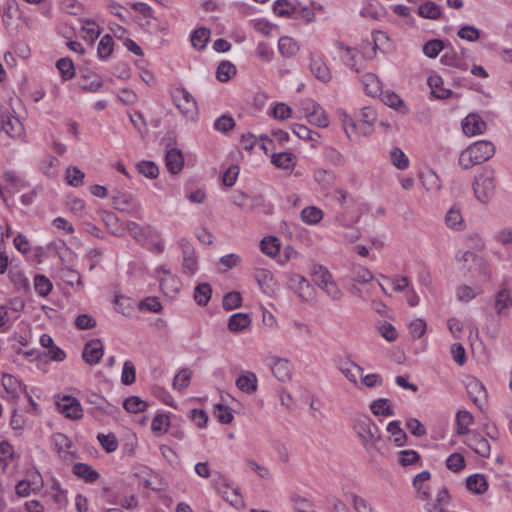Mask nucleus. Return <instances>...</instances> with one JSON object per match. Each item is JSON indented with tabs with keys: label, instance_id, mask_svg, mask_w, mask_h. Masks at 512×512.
Returning <instances> with one entry per match:
<instances>
[{
	"label": "nucleus",
	"instance_id": "052dcab7",
	"mask_svg": "<svg viewBox=\"0 0 512 512\" xmlns=\"http://www.w3.org/2000/svg\"><path fill=\"white\" fill-rule=\"evenodd\" d=\"M292 130L294 134L303 140L316 141L320 137L318 133L310 130L303 124H294Z\"/></svg>",
	"mask_w": 512,
	"mask_h": 512
},
{
	"label": "nucleus",
	"instance_id": "412c9836",
	"mask_svg": "<svg viewBox=\"0 0 512 512\" xmlns=\"http://www.w3.org/2000/svg\"><path fill=\"white\" fill-rule=\"evenodd\" d=\"M103 86L102 79L92 71L83 73L80 77V87L88 92H96Z\"/></svg>",
	"mask_w": 512,
	"mask_h": 512
},
{
	"label": "nucleus",
	"instance_id": "0eeeda50",
	"mask_svg": "<svg viewBox=\"0 0 512 512\" xmlns=\"http://www.w3.org/2000/svg\"><path fill=\"white\" fill-rule=\"evenodd\" d=\"M57 410L66 418L78 420L83 416V410L80 402L72 396H58L55 401Z\"/></svg>",
	"mask_w": 512,
	"mask_h": 512
},
{
	"label": "nucleus",
	"instance_id": "473e14b6",
	"mask_svg": "<svg viewBox=\"0 0 512 512\" xmlns=\"http://www.w3.org/2000/svg\"><path fill=\"white\" fill-rule=\"evenodd\" d=\"M82 37L90 45L99 37L100 30L98 25L92 20H84L82 24Z\"/></svg>",
	"mask_w": 512,
	"mask_h": 512
},
{
	"label": "nucleus",
	"instance_id": "aec40b11",
	"mask_svg": "<svg viewBox=\"0 0 512 512\" xmlns=\"http://www.w3.org/2000/svg\"><path fill=\"white\" fill-rule=\"evenodd\" d=\"M72 472L77 477L85 480L88 483L96 482L100 474L89 464L87 463H76L72 467Z\"/></svg>",
	"mask_w": 512,
	"mask_h": 512
},
{
	"label": "nucleus",
	"instance_id": "7ed1b4c3",
	"mask_svg": "<svg viewBox=\"0 0 512 512\" xmlns=\"http://www.w3.org/2000/svg\"><path fill=\"white\" fill-rule=\"evenodd\" d=\"M354 430L367 452L376 449L380 440V431L370 417L366 415L359 416L355 420Z\"/></svg>",
	"mask_w": 512,
	"mask_h": 512
},
{
	"label": "nucleus",
	"instance_id": "79ce46f5",
	"mask_svg": "<svg viewBox=\"0 0 512 512\" xmlns=\"http://www.w3.org/2000/svg\"><path fill=\"white\" fill-rule=\"evenodd\" d=\"M279 51L286 57L295 55L298 51L297 43L290 37L284 36L279 39L278 42Z\"/></svg>",
	"mask_w": 512,
	"mask_h": 512
},
{
	"label": "nucleus",
	"instance_id": "1a4fd4ad",
	"mask_svg": "<svg viewBox=\"0 0 512 512\" xmlns=\"http://www.w3.org/2000/svg\"><path fill=\"white\" fill-rule=\"evenodd\" d=\"M336 365L345 378L359 388L358 378L362 377L363 368L349 358H340Z\"/></svg>",
	"mask_w": 512,
	"mask_h": 512
},
{
	"label": "nucleus",
	"instance_id": "ddd939ff",
	"mask_svg": "<svg viewBox=\"0 0 512 512\" xmlns=\"http://www.w3.org/2000/svg\"><path fill=\"white\" fill-rule=\"evenodd\" d=\"M466 389L474 404L482 410L487 398V392L484 385L478 379L470 377L466 381Z\"/></svg>",
	"mask_w": 512,
	"mask_h": 512
},
{
	"label": "nucleus",
	"instance_id": "20e7f679",
	"mask_svg": "<svg viewBox=\"0 0 512 512\" xmlns=\"http://www.w3.org/2000/svg\"><path fill=\"white\" fill-rule=\"evenodd\" d=\"M372 279L373 274L367 268L360 265L354 266L351 271L352 284L349 288L350 292L353 295L366 300L370 294V290L367 289L364 291L357 284H367L371 282Z\"/></svg>",
	"mask_w": 512,
	"mask_h": 512
},
{
	"label": "nucleus",
	"instance_id": "5701e85b",
	"mask_svg": "<svg viewBox=\"0 0 512 512\" xmlns=\"http://www.w3.org/2000/svg\"><path fill=\"white\" fill-rule=\"evenodd\" d=\"M311 73L320 81L326 83L331 79V73L324 63V61L320 58H313L310 63Z\"/></svg>",
	"mask_w": 512,
	"mask_h": 512
},
{
	"label": "nucleus",
	"instance_id": "e433bc0d",
	"mask_svg": "<svg viewBox=\"0 0 512 512\" xmlns=\"http://www.w3.org/2000/svg\"><path fill=\"white\" fill-rule=\"evenodd\" d=\"M60 277L61 279L71 287H78L83 288V283L81 279V275L73 269H70L68 267H64L60 270Z\"/></svg>",
	"mask_w": 512,
	"mask_h": 512
},
{
	"label": "nucleus",
	"instance_id": "7c9ffc66",
	"mask_svg": "<svg viewBox=\"0 0 512 512\" xmlns=\"http://www.w3.org/2000/svg\"><path fill=\"white\" fill-rule=\"evenodd\" d=\"M251 324V318L246 313H236L229 318L228 328L232 332L243 331Z\"/></svg>",
	"mask_w": 512,
	"mask_h": 512
},
{
	"label": "nucleus",
	"instance_id": "864d4df0",
	"mask_svg": "<svg viewBox=\"0 0 512 512\" xmlns=\"http://www.w3.org/2000/svg\"><path fill=\"white\" fill-rule=\"evenodd\" d=\"M97 439H98L99 443L101 444L102 448L108 453L114 452L118 448V441H117L116 436L113 433H109V434L99 433L97 435Z\"/></svg>",
	"mask_w": 512,
	"mask_h": 512
},
{
	"label": "nucleus",
	"instance_id": "a211bd4d",
	"mask_svg": "<svg viewBox=\"0 0 512 512\" xmlns=\"http://www.w3.org/2000/svg\"><path fill=\"white\" fill-rule=\"evenodd\" d=\"M444 221L446 226L452 230L462 231L465 229V222L461 210L457 205H453L447 211Z\"/></svg>",
	"mask_w": 512,
	"mask_h": 512
},
{
	"label": "nucleus",
	"instance_id": "6e6d98bb",
	"mask_svg": "<svg viewBox=\"0 0 512 512\" xmlns=\"http://www.w3.org/2000/svg\"><path fill=\"white\" fill-rule=\"evenodd\" d=\"M56 67L60 71L64 80L71 79L75 75L73 62L69 58L59 59L56 63Z\"/></svg>",
	"mask_w": 512,
	"mask_h": 512
},
{
	"label": "nucleus",
	"instance_id": "4d7b16f0",
	"mask_svg": "<svg viewBox=\"0 0 512 512\" xmlns=\"http://www.w3.org/2000/svg\"><path fill=\"white\" fill-rule=\"evenodd\" d=\"M58 166L59 160L52 155H48L41 162L40 169L45 175L51 177L56 175Z\"/></svg>",
	"mask_w": 512,
	"mask_h": 512
},
{
	"label": "nucleus",
	"instance_id": "4be33fe9",
	"mask_svg": "<svg viewBox=\"0 0 512 512\" xmlns=\"http://www.w3.org/2000/svg\"><path fill=\"white\" fill-rule=\"evenodd\" d=\"M427 83L432 95L437 99H446L451 95V90L443 87V79L439 75L428 77Z\"/></svg>",
	"mask_w": 512,
	"mask_h": 512
},
{
	"label": "nucleus",
	"instance_id": "2eb2a0df",
	"mask_svg": "<svg viewBox=\"0 0 512 512\" xmlns=\"http://www.w3.org/2000/svg\"><path fill=\"white\" fill-rule=\"evenodd\" d=\"M271 371L280 382H287L291 379L293 365L285 358L273 357Z\"/></svg>",
	"mask_w": 512,
	"mask_h": 512
},
{
	"label": "nucleus",
	"instance_id": "a18cd8bd",
	"mask_svg": "<svg viewBox=\"0 0 512 512\" xmlns=\"http://www.w3.org/2000/svg\"><path fill=\"white\" fill-rule=\"evenodd\" d=\"M423 186L428 192H435L440 190L441 184L438 176L433 171H427L421 175Z\"/></svg>",
	"mask_w": 512,
	"mask_h": 512
},
{
	"label": "nucleus",
	"instance_id": "bf43d9fd",
	"mask_svg": "<svg viewBox=\"0 0 512 512\" xmlns=\"http://www.w3.org/2000/svg\"><path fill=\"white\" fill-rule=\"evenodd\" d=\"M136 380V369L132 361L127 360L123 364L121 381L124 385H131Z\"/></svg>",
	"mask_w": 512,
	"mask_h": 512
},
{
	"label": "nucleus",
	"instance_id": "58836bf2",
	"mask_svg": "<svg viewBox=\"0 0 512 512\" xmlns=\"http://www.w3.org/2000/svg\"><path fill=\"white\" fill-rule=\"evenodd\" d=\"M260 246L261 251L270 257L276 256L280 251L279 240L278 238L273 236L263 238V240L260 243Z\"/></svg>",
	"mask_w": 512,
	"mask_h": 512
},
{
	"label": "nucleus",
	"instance_id": "0e129e2a",
	"mask_svg": "<svg viewBox=\"0 0 512 512\" xmlns=\"http://www.w3.org/2000/svg\"><path fill=\"white\" fill-rule=\"evenodd\" d=\"M332 279V275L330 274V272L325 269L324 267L322 266H319L317 268H315L314 272H313V281L315 282V284L317 286H319L321 289L323 288V286H325L328 281H330Z\"/></svg>",
	"mask_w": 512,
	"mask_h": 512
},
{
	"label": "nucleus",
	"instance_id": "c85d7f7f",
	"mask_svg": "<svg viewBox=\"0 0 512 512\" xmlns=\"http://www.w3.org/2000/svg\"><path fill=\"white\" fill-rule=\"evenodd\" d=\"M466 487L473 493L483 494L488 489V482L483 475L473 474L466 479Z\"/></svg>",
	"mask_w": 512,
	"mask_h": 512
},
{
	"label": "nucleus",
	"instance_id": "6e6552de",
	"mask_svg": "<svg viewBox=\"0 0 512 512\" xmlns=\"http://www.w3.org/2000/svg\"><path fill=\"white\" fill-rule=\"evenodd\" d=\"M159 285L164 294L172 296L181 288L180 280L165 267L156 270Z\"/></svg>",
	"mask_w": 512,
	"mask_h": 512
},
{
	"label": "nucleus",
	"instance_id": "8fccbe9b",
	"mask_svg": "<svg viewBox=\"0 0 512 512\" xmlns=\"http://www.w3.org/2000/svg\"><path fill=\"white\" fill-rule=\"evenodd\" d=\"M192 377V371L188 368L180 370L173 380V388L181 391L188 387Z\"/></svg>",
	"mask_w": 512,
	"mask_h": 512
},
{
	"label": "nucleus",
	"instance_id": "e2e57ef3",
	"mask_svg": "<svg viewBox=\"0 0 512 512\" xmlns=\"http://www.w3.org/2000/svg\"><path fill=\"white\" fill-rule=\"evenodd\" d=\"M398 455V461L402 466L417 464L420 461V455L415 450H402Z\"/></svg>",
	"mask_w": 512,
	"mask_h": 512
},
{
	"label": "nucleus",
	"instance_id": "2f4dec72",
	"mask_svg": "<svg viewBox=\"0 0 512 512\" xmlns=\"http://www.w3.org/2000/svg\"><path fill=\"white\" fill-rule=\"evenodd\" d=\"M372 413L376 416H392L394 411L391 402L387 398H379L370 404Z\"/></svg>",
	"mask_w": 512,
	"mask_h": 512
},
{
	"label": "nucleus",
	"instance_id": "4468645a",
	"mask_svg": "<svg viewBox=\"0 0 512 512\" xmlns=\"http://www.w3.org/2000/svg\"><path fill=\"white\" fill-rule=\"evenodd\" d=\"M179 244L183 254V270L188 275H192L197 270V260L195 256L194 247L186 239H181Z\"/></svg>",
	"mask_w": 512,
	"mask_h": 512
},
{
	"label": "nucleus",
	"instance_id": "f8f14e48",
	"mask_svg": "<svg viewBox=\"0 0 512 512\" xmlns=\"http://www.w3.org/2000/svg\"><path fill=\"white\" fill-rule=\"evenodd\" d=\"M104 346L100 339L88 341L83 349L82 358L89 365L98 364L103 357Z\"/></svg>",
	"mask_w": 512,
	"mask_h": 512
},
{
	"label": "nucleus",
	"instance_id": "09e8293b",
	"mask_svg": "<svg viewBox=\"0 0 512 512\" xmlns=\"http://www.w3.org/2000/svg\"><path fill=\"white\" fill-rule=\"evenodd\" d=\"M123 407L130 413H140L146 409L147 404L137 396H130L124 400Z\"/></svg>",
	"mask_w": 512,
	"mask_h": 512
},
{
	"label": "nucleus",
	"instance_id": "f257e3e1",
	"mask_svg": "<svg viewBox=\"0 0 512 512\" xmlns=\"http://www.w3.org/2000/svg\"><path fill=\"white\" fill-rule=\"evenodd\" d=\"M495 145L488 140H480L470 144L459 155L458 164L468 170L475 165L491 159L495 154Z\"/></svg>",
	"mask_w": 512,
	"mask_h": 512
},
{
	"label": "nucleus",
	"instance_id": "f3484780",
	"mask_svg": "<svg viewBox=\"0 0 512 512\" xmlns=\"http://www.w3.org/2000/svg\"><path fill=\"white\" fill-rule=\"evenodd\" d=\"M237 388L246 394H253L258 388V379L255 373L246 371L236 379Z\"/></svg>",
	"mask_w": 512,
	"mask_h": 512
},
{
	"label": "nucleus",
	"instance_id": "dca6fc26",
	"mask_svg": "<svg viewBox=\"0 0 512 512\" xmlns=\"http://www.w3.org/2000/svg\"><path fill=\"white\" fill-rule=\"evenodd\" d=\"M467 445L479 456L487 458L490 455V444L481 434L473 432L467 439Z\"/></svg>",
	"mask_w": 512,
	"mask_h": 512
},
{
	"label": "nucleus",
	"instance_id": "39448f33",
	"mask_svg": "<svg viewBox=\"0 0 512 512\" xmlns=\"http://www.w3.org/2000/svg\"><path fill=\"white\" fill-rule=\"evenodd\" d=\"M173 101L186 118H195L197 115V103L185 88H178L175 90L173 94Z\"/></svg>",
	"mask_w": 512,
	"mask_h": 512
},
{
	"label": "nucleus",
	"instance_id": "3c124183",
	"mask_svg": "<svg viewBox=\"0 0 512 512\" xmlns=\"http://www.w3.org/2000/svg\"><path fill=\"white\" fill-rule=\"evenodd\" d=\"M444 48L442 40L432 39L424 44L423 53L429 58H436Z\"/></svg>",
	"mask_w": 512,
	"mask_h": 512
},
{
	"label": "nucleus",
	"instance_id": "c03bdc74",
	"mask_svg": "<svg viewBox=\"0 0 512 512\" xmlns=\"http://www.w3.org/2000/svg\"><path fill=\"white\" fill-rule=\"evenodd\" d=\"M382 101L385 105L402 113L407 112L404 101L394 92H386L383 94Z\"/></svg>",
	"mask_w": 512,
	"mask_h": 512
},
{
	"label": "nucleus",
	"instance_id": "c756f323",
	"mask_svg": "<svg viewBox=\"0 0 512 512\" xmlns=\"http://www.w3.org/2000/svg\"><path fill=\"white\" fill-rule=\"evenodd\" d=\"M2 385L5 391L13 398H17L24 389V386L13 375L4 373L2 375Z\"/></svg>",
	"mask_w": 512,
	"mask_h": 512
},
{
	"label": "nucleus",
	"instance_id": "9d476101",
	"mask_svg": "<svg viewBox=\"0 0 512 512\" xmlns=\"http://www.w3.org/2000/svg\"><path fill=\"white\" fill-rule=\"evenodd\" d=\"M461 126L463 133L468 137L483 134L487 129V123L476 113L467 115Z\"/></svg>",
	"mask_w": 512,
	"mask_h": 512
},
{
	"label": "nucleus",
	"instance_id": "49530a36",
	"mask_svg": "<svg viewBox=\"0 0 512 512\" xmlns=\"http://www.w3.org/2000/svg\"><path fill=\"white\" fill-rule=\"evenodd\" d=\"M209 37L210 31L207 28H199L192 33L191 43L196 49L201 50L206 46Z\"/></svg>",
	"mask_w": 512,
	"mask_h": 512
},
{
	"label": "nucleus",
	"instance_id": "338daca9",
	"mask_svg": "<svg viewBox=\"0 0 512 512\" xmlns=\"http://www.w3.org/2000/svg\"><path fill=\"white\" fill-rule=\"evenodd\" d=\"M66 178L68 184L79 187L83 184L84 173L77 167H70L66 171Z\"/></svg>",
	"mask_w": 512,
	"mask_h": 512
},
{
	"label": "nucleus",
	"instance_id": "37998d69",
	"mask_svg": "<svg viewBox=\"0 0 512 512\" xmlns=\"http://www.w3.org/2000/svg\"><path fill=\"white\" fill-rule=\"evenodd\" d=\"M113 45H114V40H113L112 36L109 34L104 35L100 39L99 44H98V48H97L98 56L101 59L106 60L111 55V53L113 51Z\"/></svg>",
	"mask_w": 512,
	"mask_h": 512
},
{
	"label": "nucleus",
	"instance_id": "13d9d810",
	"mask_svg": "<svg viewBox=\"0 0 512 512\" xmlns=\"http://www.w3.org/2000/svg\"><path fill=\"white\" fill-rule=\"evenodd\" d=\"M34 288H35V291L40 295V296H47L51 289H52V283L51 281L43 276V275H36L35 278H34Z\"/></svg>",
	"mask_w": 512,
	"mask_h": 512
},
{
	"label": "nucleus",
	"instance_id": "774afa93",
	"mask_svg": "<svg viewBox=\"0 0 512 512\" xmlns=\"http://www.w3.org/2000/svg\"><path fill=\"white\" fill-rule=\"evenodd\" d=\"M273 11L278 16L287 17L294 13V7L287 0H277L273 5Z\"/></svg>",
	"mask_w": 512,
	"mask_h": 512
},
{
	"label": "nucleus",
	"instance_id": "f03ea898",
	"mask_svg": "<svg viewBox=\"0 0 512 512\" xmlns=\"http://www.w3.org/2000/svg\"><path fill=\"white\" fill-rule=\"evenodd\" d=\"M496 187V170L490 165L482 167L472 183L475 198L483 204L488 203L494 196Z\"/></svg>",
	"mask_w": 512,
	"mask_h": 512
},
{
	"label": "nucleus",
	"instance_id": "9b49d317",
	"mask_svg": "<svg viewBox=\"0 0 512 512\" xmlns=\"http://www.w3.org/2000/svg\"><path fill=\"white\" fill-rule=\"evenodd\" d=\"M23 130L24 127L17 117L9 112L0 114V131L5 132L11 138H17L22 135Z\"/></svg>",
	"mask_w": 512,
	"mask_h": 512
},
{
	"label": "nucleus",
	"instance_id": "69168bd1",
	"mask_svg": "<svg viewBox=\"0 0 512 512\" xmlns=\"http://www.w3.org/2000/svg\"><path fill=\"white\" fill-rule=\"evenodd\" d=\"M290 285L301 297L303 296L305 290L310 288L309 281L305 277L298 274H295L290 278Z\"/></svg>",
	"mask_w": 512,
	"mask_h": 512
},
{
	"label": "nucleus",
	"instance_id": "423d86ee",
	"mask_svg": "<svg viewBox=\"0 0 512 512\" xmlns=\"http://www.w3.org/2000/svg\"><path fill=\"white\" fill-rule=\"evenodd\" d=\"M308 122L319 128H326L329 125V118L325 110L315 101L307 100L302 106Z\"/></svg>",
	"mask_w": 512,
	"mask_h": 512
},
{
	"label": "nucleus",
	"instance_id": "f704fd0d",
	"mask_svg": "<svg viewBox=\"0 0 512 512\" xmlns=\"http://www.w3.org/2000/svg\"><path fill=\"white\" fill-rule=\"evenodd\" d=\"M300 216L304 223L308 225H315L323 218V212L315 206H309L301 211Z\"/></svg>",
	"mask_w": 512,
	"mask_h": 512
},
{
	"label": "nucleus",
	"instance_id": "680f3d73",
	"mask_svg": "<svg viewBox=\"0 0 512 512\" xmlns=\"http://www.w3.org/2000/svg\"><path fill=\"white\" fill-rule=\"evenodd\" d=\"M391 161L395 167L400 170H404L409 166L408 157L404 154V152L399 148H394L391 151Z\"/></svg>",
	"mask_w": 512,
	"mask_h": 512
},
{
	"label": "nucleus",
	"instance_id": "ea45409f",
	"mask_svg": "<svg viewBox=\"0 0 512 512\" xmlns=\"http://www.w3.org/2000/svg\"><path fill=\"white\" fill-rule=\"evenodd\" d=\"M387 431L391 434L393 442L397 446H403L407 435L404 430L400 427V423L398 421H391L387 426Z\"/></svg>",
	"mask_w": 512,
	"mask_h": 512
},
{
	"label": "nucleus",
	"instance_id": "72a5a7b5",
	"mask_svg": "<svg viewBox=\"0 0 512 512\" xmlns=\"http://www.w3.org/2000/svg\"><path fill=\"white\" fill-rule=\"evenodd\" d=\"M473 422V416L469 411L462 410L456 414L457 434L465 435L469 433V426Z\"/></svg>",
	"mask_w": 512,
	"mask_h": 512
},
{
	"label": "nucleus",
	"instance_id": "de8ad7c7",
	"mask_svg": "<svg viewBox=\"0 0 512 512\" xmlns=\"http://www.w3.org/2000/svg\"><path fill=\"white\" fill-rule=\"evenodd\" d=\"M236 73L235 66L229 61H222L216 71V77L221 82L228 81Z\"/></svg>",
	"mask_w": 512,
	"mask_h": 512
},
{
	"label": "nucleus",
	"instance_id": "6ab92c4d",
	"mask_svg": "<svg viewBox=\"0 0 512 512\" xmlns=\"http://www.w3.org/2000/svg\"><path fill=\"white\" fill-rule=\"evenodd\" d=\"M166 167L172 174L179 173L184 164V158L182 152L179 149L171 148L167 150L165 156Z\"/></svg>",
	"mask_w": 512,
	"mask_h": 512
},
{
	"label": "nucleus",
	"instance_id": "a878e982",
	"mask_svg": "<svg viewBox=\"0 0 512 512\" xmlns=\"http://www.w3.org/2000/svg\"><path fill=\"white\" fill-rule=\"evenodd\" d=\"M440 61L443 65L454 67L462 71L468 69V64L465 63L453 49L446 50L441 56Z\"/></svg>",
	"mask_w": 512,
	"mask_h": 512
},
{
	"label": "nucleus",
	"instance_id": "603ef678",
	"mask_svg": "<svg viewBox=\"0 0 512 512\" xmlns=\"http://www.w3.org/2000/svg\"><path fill=\"white\" fill-rule=\"evenodd\" d=\"M314 179L323 188H329L334 184L335 176L332 171L317 169L314 172Z\"/></svg>",
	"mask_w": 512,
	"mask_h": 512
},
{
	"label": "nucleus",
	"instance_id": "393cba45",
	"mask_svg": "<svg viewBox=\"0 0 512 512\" xmlns=\"http://www.w3.org/2000/svg\"><path fill=\"white\" fill-rule=\"evenodd\" d=\"M271 161L277 168L288 170L296 165V156L291 152H280L273 154Z\"/></svg>",
	"mask_w": 512,
	"mask_h": 512
},
{
	"label": "nucleus",
	"instance_id": "cd10ccee",
	"mask_svg": "<svg viewBox=\"0 0 512 512\" xmlns=\"http://www.w3.org/2000/svg\"><path fill=\"white\" fill-rule=\"evenodd\" d=\"M418 15L425 19L437 20L441 18L442 10L436 3L426 1L418 7Z\"/></svg>",
	"mask_w": 512,
	"mask_h": 512
},
{
	"label": "nucleus",
	"instance_id": "a19ab883",
	"mask_svg": "<svg viewBox=\"0 0 512 512\" xmlns=\"http://www.w3.org/2000/svg\"><path fill=\"white\" fill-rule=\"evenodd\" d=\"M339 117L341 119L343 128L345 130L346 136L349 140H354L356 136V123L352 119V117L344 110H340Z\"/></svg>",
	"mask_w": 512,
	"mask_h": 512
},
{
	"label": "nucleus",
	"instance_id": "b1692460",
	"mask_svg": "<svg viewBox=\"0 0 512 512\" xmlns=\"http://www.w3.org/2000/svg\"><path fill=\"white\" fill-rule=\"evenodd\" d=\"M362 83L364 85V90L367 95L376 97L381 94V81L375 74H365L362 78Z\"/></svg>",
	"mask_w": 512,
	"mask_h": 512
},
{
	"label": "nucleus",
	"instance_id": "c9c22d12",
	"mask_svg": "<svg viewBox=\"0 0 512 512\" xmlns=\"http://www.w3.org/2000/svg\"><path fill=\"white\" fill-rule=\"evenodd\" d=\"M212 295V288L208 283H201L195 287L194 299L200 306H205L209 302Z\"/></svg>",
	"mask_w": 512,
	"mask_h": 512
},
{
	"label": "nucleus",
	"instance_id": "5fc2aeb1",
	"mask_svg": "<svg viewBox=\"0 0 512 512\" xmlns=\"http://www.w3.org/2000/svg\"><path fill=\"white\" fill-rule=\"evenodd\" d=\"M137 170L143 176L155 179L158 177L159 169L158 166L152 161H141L137 164Z\"/></svg>",
	"mask_w": 512,
	"mask_h": 512
},
{
	"label": "nucleus",
	"instance_id": "bb28decb",
	"mask_svg": "<svg viewBox=\"0 0 512 512\" xmlns=\"http://www.w3.org/2000/svg\"><path fill=\"white\" fill-rule=\"evenodd\" d=\"M112 205L119 211H129L131 208L136 206L132 195L120 191H117L112 196Z\"/></svg>",
	"mask_w": 512,
	"mask_h": 512
},
{
	"label": "nucleus",
	"instance_id": "4c0bfd02",
	"mask_svg": "<svg viewBox=\"0 0 512 512\" xmlns=\"http://www.w3.org/2000/svg\"><path fill=\"white\" fill-rule=\"evenodd\" d=\"M457 36L468 42H476L481 37V31L473 25H463L457 31Z\"/></svg>",
	"mask_w": 512,
	"mask_h": 512
}]
</instances>
